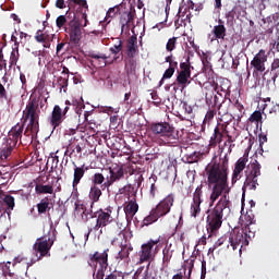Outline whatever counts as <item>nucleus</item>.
<instances>
[{"label": "nucleus", "instance_id": "obj_1", "mask_svg": "<svg viewBox=\"0 0 279 279\" xmlns=\"http://www.w3.org/2000/svg\"><path fill=\"white\" fill-rule=\"evenodd\" d=\"M228 137L229 143L228 153L223 156L225 148L220 147V161H217V155L213 157L211 162L207 163L205 167L206 184L210 194V203L217 202L220 195L228 189V175H229V155L232 154V143L234 142L232 135L225 134Z\"/></svg>", "mask_w": 279, "mask_h": 279}, {"label": "nucleus", "instance_id": "obj_2", "mask_svg": "<svg viewBox=\"0 0 279 279\" xmlns=\"http://www.w3.org/2000/svg\"><path fill=\"white\" fill-rule=\"evenodd\" d=\"M39 107H40V98H37V96L32 98L27 102L26 109L23 111V123L15 124L11 129V131L8 133V137L3 138L2 149H1L2 160L4 158L8 162H10L11 154L14 150V148L16 147L19 140H21L23 137L25 123H27L29 118L40 120V108Z\"/></svg>", "mask_w": 279, "mask_h": 279}, {"label": "nucleus", "instance_id": "obj_3", "mask_svg": "<svg viewBox=\"0 0 279 279\" xmlns=\"http://www.w3.org/2000/svg\"><path fill=\"white\" fill-rule=\"evenodd\" d=\"M229 193H230V187L228 182V187L220 194V198L217 202V204H215L216 202L211 204L210 196H209L210 209L206 211V215H207L206 230H207V233L209 234L208 235L209 238L218 234V231L222 227L226 216L229 215L231 211V208H230L231 202L227 197V194Z\"/></svg>", "mask_w": 279, "mask_h": 279}, {"label": "nucleus", "instance_id": "obj_4", "mask_svg": "<svg viewBox=\"0 0 279 279\" xmlns=\"http://www.w3.org/2000/svg\"><path fill=\"white\" fill-rule=\"evenodd\" d=\"M174 203V195L168 194L160 203H158L154 209L143 219V227L151 226L158 222L159 218L166 217L170 214Z\"/></svg>", "mask_w": 279, "mask_h": 279}, {"label": "nucleus", "instance_id": "obj_5", "mask_svg": "<svg viewBox=\"0 0 279 279\" xmlns=\"http://www.w3.org/2000/svg\"><path fill=\"white\" fill-rule=\"evenodd\" d=\"M150 129L155 136L161 140L163 145H174L180 140V132L167 122L154 123Z\"/></svg>", "mask_w": 279, "mask_h": 279}, {"label": "nucleus", "instance_id": "obj_6", "mask_svg": "<svg viewBox=\"0 0 279 279\" xmlns=\"http://www.w3.org/2000/svg\"><path fill=\"white\" fill-rule=\"evenodd\" d=\"M114 211V208L112 206H108L106 209H100L93 214L92 218L96 219L95 226L92 228H88L86 236V241H88L89 235L92 232H98L102 234L104 230L102 228H106L110 223L114 221V218L112 217Z\"/></svg>", "mask_w": 279, "mask_h": 279}, {"label": "nucleus", "instance_id": "obj_7", "mask_svg": "<svg viewBox=\"0 0 279 279\" xmlns=\"http://www.w3.org/2000/svg\"><path fill=\"white\" fill-rule=\"evenodd\" d=\"M247 243V234L244 233V231H233V233L222 235L219 238L216 243H214V248L213 252L222 245H226L227 248L232 247L233 251H236L240 245L241 248L243 247L244 244Z\"/></svg>", "mask_w": 279, "mask_h": 279}, {"label": "nucleus", "instance_id": "obj_8", "mask_svg": "<svg viewBox=\"0 0 279 279\" xmlns=\"http://www.w3.org/2000/svg\"><path fill=\"white\" fill-rule=\"evenodd\" d=\"M160 243V238L149 239L146 243L141 245L140 251V265L145 262H151L155 259L159 252L158 244Z\"/></svg>", "mask_w": 279, "mask_h": 279}, {"label": "nucleus", "instance_id": "obj_9", "mask_svg": "<svg viewBox=\"0 0 279 279\" xmlns=\"http://www.w3.org/2000/svg\"><path fill=\"white\" fill-rule=\"evenodd\" d=\"M106 183V177L102 174V172H95L92 177V186L89 189L88 197L92 201V207L93 204L98 203L102 191H106V189H102V185Z\"/></svg>", "mask_w": 279, "mask_h": 279}, {"label": "nucleus", "instance_id": "obj_10", "mask_svg": "<svg viewBox=\"0 0 279 279\" xmlns=\"http://www.w3.org/2000/svg\"><path fill=\"white\" fill-rule=\"evenodd\" d=\"M56 241V230L52 231V236L44 235L34 243V251L40 253V257L50 256V250Z\"/></svg>", "mask_w": 279, "mask_h": 279}, {"label": "nucleus", "instance_id": "obj_11", "mask_svg": "<svg viewBox=\"0 0 279 279\" xmlns=\"http://www.w3.org/2000/svg\"><path fill=\"white\" fill-rule=\"evenodd\" d=\"M262 165L255 160L254 162H251V171L248 174H246V179L244 182V187L248 189L251 191H256V187L258 184L257 177L262 175Z\"/></svg>", "mask_w": 279, "mask_h": 279}, {"label": "nucleus", "instance_id": "obj_12", "mask_svg": "<svg viewBox=\"0 0 279 279\" xmlns=\"http://www.w3.org/2000/svg\"><path fill=\"white\" fill-rule=\"evenodd\" d=\"M109 248H106L102 253L94 252V254L89 255L88 265L94 266L95 269H107L108 268V258H109Z\"/></svg>", "mask_w": 279, "mask_h": 279}, {"label": "nucleus", "instance_id": "obj_13", "mask_svg": "<svg viewBox=\"0 0 279 279\" xmlns=\"http://www.w3.org/2000/svg\"><path fill=\"white\" fill-rule=\"evenodd\" d=\"M228 124L226 123H218L214 129V134L210 137L209 146L217 147L223 141L226 134H228Z\"/></svg>", "mask_w": 279, "mask_h": 279}, {"label": "nucleus", "instance_id": "obj_14", "mask_svg": "<svg viewBox=\"0 0 279 279\" xmlns=\"http://www.w3.org/2000/svg\"><path fill=\"white\" fill-rule=\"evenodd\" d=\"M268 61V54L266 50L260 49L257 54L251 60V65L255 72L263 73L266 71L265 63Z\"/></svg>", "mask_w": 279, "mask_h": 279}, {"label": "nucleus", "instance_id": "obj_15", "mask_svg": "<svg viewBox=\"0 0 279 279\" xmlns=\"http://www.w3.org/2000/svg\"><path fill=\"white\" fill-rule=\"evenodd\" d=\"M123 177L124 171L122 168H119L116 171L112 168H109V175L105 177V183L102 184L101 189L109 191L110 186L113 185L114 182L120 181Z\"/></svg>", "mask_w": 279, "mask_h": 279}, {"label": "nucleus", "instance_id": "obj_16", "mask_svg": "<svg viewBox=\"0 0 279 279\" xmlns=\"http://www.w3.org/2000/svg\"><path fill=\"white\" fill-rule=\"evenodd\" d=\"M87 57L92 59L90 63L95 69H105L107 64H110V61H108L109 57L104 54V52L90 51Z\"/></svg>", "mask_w": 279, "mask_h": 279}, {"label": "nucleus", "instance_id": "obj_17", "mask_svg": "<svg viewBox=\"0 0 279 279\" xmlns=\"http://www.w3.org/2000/svg\"><path fill=\"white\" fill-rule=\"evenodd\" d=\"M63 121L64 117L62 114V108L60 106H54L49 117V123L51 129L57 130L58 128H60Z\"/></svg>", "mask_w": 279, "mask_h": 279}, {"label": "nucleus", "instance_id": "obj_18", "mask_svg": "<svg viewBox=\"0 0 279 279\" xmlns=\"http://www.w3.org/2000/svg\"><path fill=\"white\" fill-rule=\"evenodd\" d=\"M248 158L247 157H241L235 161L234 170L232 173L231 183L235 184L239 180H241L242 172L247 166Z\"/></svg>", "mask_w": 279, "mask_h": 279}, {"label": "nucleus", "instance_id": "obj_19", "mask_svg": "<svg viewBox=\"0 0 279 279\" xmlns=\"http://www.w3.org/2000/svg\"><path fill=\"white\" fill-rule=\"evenodd\" d=\"M27 121L28 124L25 129L24 135L26 137H31V140L33 141L35 137H37V134L40 132V119L28 118Z\"/></svg>", "mask_w": 279, "mask_h": 279}, {"label": "nucleus", "instance_id": "obj_20", "mask_svg": "<svg viewBox=\"0 0 279 279\" xmlns=\"http://www.w3.org/2000/svg\"><path fill=\"white\" fill-rule=\"evenodd\" d=\"M136 19V10L131 9L129 13H124L120 16V25L121 29L129 31L132 25H134V21Z\"/></svg>", "mask_w": 279, "mask_h": 279}, {"label": "nucleus", "instance_id": "obj_21", "mask_svg": "<svg viewBox=\"0 0 279 279\" xmlns=\"http://www.w3.org/2000/svg\"><path fill=\"white\" fill-rule=\"evenodd\" d=\"M14 207H15V197L10 194H4L2 192L1 209L3 210V214H7L8 216H10Z\"/></svg>", "mask_w": 279, "mask_h": 279}, {"label": "nucleus", "instance_id": "obj_22", "mask_svg": "<svg viewBox=\"0 0 279 279\" xmlns=\"http://www.w3.org/2000/svg\"><path fill=\"white\" fill-rule=\"evenodd\" d=\"M138 204L136 203V196H133L124 206L125 218L133 219L138 211Z\"/></svg>", "mask_w": 279, "mask_h": 279}, {"label": "nucleus", "instance_id": "obj_23", "mask_svg": "<svg viewBox=\"0 0 279 279\" xmlns=\"http://www.w3.org/2000/svg\"><path fill=\"white\" fill-rule=\"evenodd\" d=\"M134 251V247L131 243H128L126 241L124 243L120 244V251L116 255V259L118 262L125 260L129 258L130 253Z\"/></svg>", "mask_w": 279, "mask_h": 279}, {"label": "nucleus", "instance_id": "obj_24", "mask_svg": "<svg viewBox=\"0 0 279 279\" xmlns=\"http://www.w3.org/2000/svg\"><path fill=\"white\" fill-rule=\"evenodd\" d=\"M72 3L77 4L81 9V19L84 20V24H81L83 27H86L88 24L87 12L89 11L88 2L86 0H72Z\"/></svg>", "mask_w": 279, "mask_h": 279}, {"label": "nucleus", "instance_id": "obj_25", "mask_svg": "<svg viewBox=\"0 0 279 279\" xmlns=\"http://www.w3.org/2000/svg\"><path fill=\"white\" fill-rule=\"evenodd\" d=\"M86 171H88V167H85V165L77 167L76 163H74L72 185H78L83 180Z\"/></svg>", "mask_w": 279, "mask_h": 279}, {"label": "nucleus", "instance_id": "obj_26", "mask_svg": "<svg viewBox=\"0 0 279 279\" xmlns=\"http://www.w3.org/2000/svg\"><path fill=\"white\" fill-rule=\"evenodd\" d=\"M138 46H137V37L136 35H131L126 44V56L128 57H136L138 53Z\"/></svg>", "mask_w": 279, "mask_h": 279}, {"label": "nucleus", "instance_id": "obj_27", "mask_svg": "<svg viewBox=\"0 0 279 279\" xmlns=\"http://www.w3.org/2000/svg\"><path fill=\"white\" fill-rule=\"evenodd\" d=\"M213 34L216 39L226 38L227 29H226L225 21H222V19H218V25L214 26Z\"/></svg>", "mask_w": 279, "mask_h": 279}, {"label": "nucleus", "instance_id": "obj_28", "mask_svg": "<svg viewBox=\"0 0 279 279\" xmlns=\"http://www.w3.org/2000/svg\"><path fill=\"white\" fill-rule=\"evenodd\" d=\"M70 40L73 45H78L82 39V29L80 25H72L69 32Z\"/></svg>", "mask_w": 279, "mask_h": 279}, {"label": "nucleus", "instance_id": "obj_29", "mask_svg": "<svg viewBox=\"0 0 279 279\" xmlns=\"http://www.w3.org/2000/svg\"><path fill=\"white\" fill-rule=\"evenodd\" d=\"M205 101L208 106L217 108L220 116L226 114V111H222V104L219 101L218 95H206Z\"/></svg>", "mask_w": 279, "mask_h": 279}, {"label": "nucleus", "instance_id": "obj_30", "mask_svg": "<svg viewBox=\"0 0 279 279\" xmlns=\"http://www.w3.org/2000/svg\"><path fill=\"white\" fill-rule=\"evenodd\" d=\"M125 60L124 70L128 75L136 74L137 61L134 59L135 57H128Z\"/></svg>", "mask_w": 279, "mask_h": 279}, {"label": "nucleus", "instance_id": "obj_31", "mask_svg": "<svg viewBox=\"0 0 279 279\" xmlns=\"http://www.w3.org/2000/svg\"><path fill=\"white\" fill-rule=\"evenodd\" d=\"M177 83L180 87L186 88L189 84L191 83L189 80L191 78V75L186 73L180 72V70L177 71Z\"/></svg>", "mask_w": 279, "mask_h": 279}, {"label": "nucleus", "instance_id": "obj_32", "mask_svg": "<svg viewBox=\"0 0 279 279\" xmlns=\"http://www.w3.org/2000/svg\"><path fill=\"white\" fill-rule=\"evenodd\" d=\"M123 49V43L122 40H118L113 47L109 48V51L114 54L113 59L111 61H109V64H112L114 62H117L119 60L120 57H118L117 54H119Z\"/></svg>", "mask_w": 279, "mask_h": 279}, {"label": "nucleus", "instance_id": "obj_33", "mask_svg": "<svg viewBox=\"0 0 279 279\" xmlns=\"http://www.w3.org/2000/svg\"><path fill=\"white\" fill-rule=\"evenodd\" d=\"M37 207V210H38V214L39 215H44V214H47V210H50V202H49V198L46 196L44 198L40 199V203H38L36 205Z\"/></svg>", "mask_w": 279, "mask_h": 279}, {"label": "nucleus", "instance_id": "obj_34", "mask_svg": "<svg viewBox=\"0 0 279 279\" xmlns=\"http://www.w3.org/2000/svg\"><path fill=\"white\" fill-rule=\"evenodd\" d=\"M35 193L37 194H53L52 185H44L40 183L35 184Z\"/></svg>", "mask_w": 279, "mask_h": 279}, {"label": "nucleus", "instance_id": "obj_35", "mask_svg": "<svg viewBox=\"0 0 279 279\" xmlns=\"http://www.w3.org/2000/svg\"><path fill=\"white\" fill-rule=\"evenodd\" d=\"M201 206H202V203L192 199L190 211H191V216L193 218H196L197 216H199L202 214Z\"/></svg>", "mask_w": 279, "mask_h": 279}, {"label": "nucleus", "instance_id": "obj_36", "mask_svg": "<svg viewBox=\"0 0 279 279\" xmlns=\"http://www.w3.org/2000/svg\"><path fill=\"white\" fill-rule=\"evenodd\" d=\"M191 69H193V66H192L191 63H190V57H187L185 61H182V62L180 63V70H179V72H180V73L187 74V75L191 76V74H192Z\"/></svg>", "mask_w": 279, "mask_h": 279}, {"label": "nucleus", "instance_id": "obj_37", "mask_svg": "<svg viewBox=\"0 0 279 279\" xmlns=\"http://www.w3.org/2000/svg\"><path fill=\"white\" fill-rule=\"evenodd\" d=\"M233 108H234L233 116L236 117L238 120H241V118L245 113L244 106H242V104L239 100H236Z\"/></svg>", "mask_w": 279, "mask_h": 279}, {"label": "nucleus", "instance_id": "obj_38", "mask_svg": "<svg viewBox=\"0 0 279 279\" xmlns=\"http://www.w3.org/2000/svg\"><path fill=\"white\" fill-rule=\"evenodd\" d=\"M203 195H204V184H199V185L195 189V191H194V193H193V201H194V202H197V203H199V204H202V203L204 202V201L202 199Z\"/></svg>", "mask_w": 279, "mask_h": 279}, {"label": "nucleus", "instance_id": "obj_39", "mask_svg": "<svg viewBox=\"0 0 279 279\" xmlns=\"http://www.w3.org/2000/svg\"><path fill=\"white\" fill-rule=\"evenodd\" d=\"M279 58L274 59L271 64V74H272V83L275 84L277 82L278 75H279Z\"/></svg>", "mask_w": 279, "mask_h": 279}, {"label": "nucleus", "instance_id": "obj_40", "mask_svg": "<svg viewBox=\"0 0 279 279\" xmlns=\"http://www.w3.org/2000/svg\"><path fill=\"white\" fill-rule=\"evenodd\" d=\"M248 121L251 123H263V113H262V111H259V110L254 111L251 114Z\"/></svg>", "mask_w": 279, "mask_h": 279}, {"label": "nucleus", "instance_id": "obj_41", "mask_svg": "<svg viewBox=\"0 0 279 279\" xmlns=\"http://www.w3.org/2000/svg\"><path fill=\"white\" fill-rule=\"evenodd\" d=\"M121 9L120 5H116L113 8H109L107 15L105 17V21L110 23V21H108V19H114L116 14L120 13Z\"/></svg>", "mask_w": 279, "mask_h": 279}, {"label": "nucleus", "instance_id": "obj_42", "mask_svg": "<svg viewBox=\"0 0 279 279\" xmlns=\"http://www.w3.org/2000/svg\"><path fill=\"white\" fill-rule=\"evenodd\" d=\"M57 83H58V86L60 87V89L63 88L64 92H66L65 88H68V86H69V75H66V76H59L57 78Z\"/></svg>", "mask_w": 279, "mask_h": 279}, {"label": "nucleus", "instance_id": "obj_43", "mask_svg": "<svg viewBox=\"0 0 279 279\" xmlns=\"http://www.w3.org/2000/svg\"><path fill=\"white\" fill-rule=\"evenodd\" d=\"M181 107H182V110L184 111V114H187L190 118H194V110H193V107L189 106V102L187 101H182L181 102Z\"/></svg>", "mask_w": 279, "mask_h": 279}, {"label": "nucleus", "instance_id": "obj_44", "mask_svg": "<svg viewBox=\"0 0 279 279\" xmlns=\"http://www.w3.org/2000/svg\"><path fill=\"white\" fill-rule=\"evenodd\" d=\"M235 15H236L235 9H231L228 13H226L225 17L227 19V25H230V26L233 25Z\"/></svg>", "mask_w": 279, "mask_h": 279}, {"label": "nucleus", "instance_id": "obj_45", "mask_svg": "<svg viewBox=\"0 0 279 279\" xmlns=\"http://www.w3.org/2000/svg\"><path fill=\"white\" fill-rule=\"evenodd\" d=\"M177 44H178V38L177 37L168 39V43H167V46H166L167 51L168 52H173L174 49L177 48Z\"/></svg>", "mask_w": 279, "mask_h": 279}, {"label": "nucleus", "instance_id": "obj_46", "mask_svg": "<svg viewBox=\"0 0 279 279\" xmlns=\"http://www.w3.org/2000/svg\"><path fill=\"white\" fill-rule=\"evenodd\" d=\"M217 114V109H209L204 119V123H210L214 120L215 116Z\"/></svg>", "mask_w": 279, "mask_h": 279}, {"label": "nucleus", "instance_id": "obj_47", "mask_svg": "<svg viewBox=\"0 0 279 279\" xmlns=\"http://www.w3.org/2000/svg\"><path fill=\"white\" fill-rule=\"evenodd\" d=\"M173 257V253L170 252V248L165 247L162 251V262L169 263Z\"/></svg>", "mask_w": 279, "mask_h": 279}, {"label": "nucleus", "instance_id": "obj_48", "mask_svg": "<svg viewBox=\"0 0 279 279\" xmlns=\"http://www.w3.org/2000/svg\"><path fill=\"white\" fill-rule=\"evenodd\" d=\"M75 211L77 215H81L82 219L84 220V215H85V206L84 204L76 202L75 203Z\"/></svg>", "mask_w": 279, "mask_h": 279}, {"label": "nucleus", "instance_id": "obj_49", "mask_svg": "<svg viewBox=\"0 0 279 279\" xmlns=\"http://www.w3.org/2000/svg\"><path fill=\"white\" fill-rule=\"evenodd\" d=\"M47 35L43 34L41 31H38L35 35V40L39 44H46L47 43Z\"/></svg>", "mask_w": 279, "mask_h": 279}, {"label": "nucleus", "instance_id": "obj_50", "mask_svg": "<svg viewBox=\"0 0 279 279\" xmlns=\"http://www.w3.org/2000/svg\"><path fill=\"white\" fill-rule=\"evenodd\" d=\"M151 99H153V104L158 107L161 105V98H159L158 96V92L157 90H153L150 93Z\"/></svg>", "mask_w": 279, "mask_h": 279}, {"label": "nucleus", "instance_id": "obj_51", "mask_svg": "<svg viewBox=\"0 0 279 279\" xmlns=\"http://www.w3.org/2000/svg\"><path fill=\"white\" fill-rule=\"evenodd\" d=\"M66 16L65 15H60L57 17V27L59 29H61L62 27H64L66 25Z\"/></svg>", "mask_w": 279, "mask_h": 279}, {"label": "nucleus", "instance_id": "obj_52", "mask_svg": "<svg viewBox=\"0 0 279 279\" xmlns=\"http://www.w3.org/2000/svg\"><path fill=\"white\" fill-rule=\"evenodd\" d=\"M202 154L194 151L192 155H190V157L187 158L189 163H195L198 162V160L201 159Z\"/></svg>", "mask_w": 279, "mask_h": 279}, {"label": "nucleus", "instance_id": "obj_53", "mask_svg": "<svg viewBox=\"0 0 279 279\" xmlns=\"http://www.w3.org/2000/svg\"><path fill=\"white\" fill-rule=\"evenodd\" d=\"M107 269L98 268L96 272H94V279H105Z\"/></svg>", "mask_w": 279, "mask_h": 279}, {"label": "nucleus", "instance_id": "obj_54", "mask_svg": "<svg viewBox=\"0 0 279 279\" xmlns=\"http://www.w3.org/2000/svg\"><path fill=\"white\" fill-rule=\"evenodd\" d=\"M173 69L168 68L165 73L162 74V80H170L173 77Z\"/></svg>", "mask_w": 279, "mask_h": 279}, {"label": "nucleus", "instance_id": "obj_55", "mask_svg": "<svg viewBox=\"0 0 279 279\" xmlns=\"http://www.w3.org/2000/svg\"><path fill=\"white\" fill-rule=\"evenodd\" d=\"M2 168H4L3 170L4 174H2L4 177H2V180H7L8 178L11 177L10 171L12 168L10 166H5L4 163H2Z\"/></svg>", "mask_w": 279, "mask_h": 279}, {"label": "nucleus", "instance_id": "obj_56", "mask_svg": "<svg viewBox=\"0 0 279 279\" xmlns=\"http://www.w3.org/2000/svg\"><path fill=\"white\" fill-rule=\"evenodd\" d=\"M71 148H72V151L70 153V157L74 154V151L76 150L77 154H82V145L80 144H74V145H71Z\"/></svg>", "mask_w": 279, "mask_h": 279}, {"label": "nucleus", "instance_id": "obj_57", "mask_svg": "<svg viewBox=\"0 0 279 279\" xmlns=\"http://www.w3.org/2000/svg\"><path fill=\"white\" fill-rule=\"evenodd\" d=\"M72 198L77 199L80 197L78 185H72Z\"/></svg>", "mask_w": 279, "mask_h": 279}, {"label": "nucleus", "instance_id": "obj_58", "mask_svg": "<svg viewBox=\"0 0 279 279\" xmlns=\"http://www.w3.org/2000/svg\"><path fill=\"white\" fill-rule=\"evenodd\" d=\"M10 265H11V263L10 262H8L5 265H4V267L2 268V271H3V275L4 276H12V272H11V270H10Z\"/></svg>", "mask_w": 279, "mask_h": 279}, {"label": "nucleus", "instance_id": "obj_59", "mask_svg": "<svg viewBox=\"0 0 279 279\" xmlns=\"http://www.w3.org/2000/svg\"><path fill=\"white\" fill-rule=\"evenodd\" d=\"M89 116H90V111H85L84 112V118H85L86 124H88V125L95 124L94 120L89 119Z\"/></svg>", "mask_w": 279, "mask_h": 279}, {"label": "nucleus", "instance_id": "obj_60", "mask_svg": "<svg viewBox=\"0 0 279 279\" xmlns=\"http://www.w3.org/2000/svg\"><path fill=\"white\" fill-rule=\"evenodd\" d=\"M56 8L59 9V10L65 9L66 8L65 1L64 0H57Z\"/></svg>", "mask_w": 279, "mask_h": 279}, {"label": "nucleus", "instance_id": "obj_61", "mask_svg": "<svg viewBox=\"0 0 279 279\" xmlns=\"http://www.w3.org/2000/svg\"><path fill=\"white\" fill-rule=\"evenodd\" d=\"M178 65H179L178 61H175V60L172 59V60L170 61V63H169V69H172V72L174 73L175 70L178 69Z\"/></svg>", "mask_w": 279, "mask_h": 279}, {"label": "nucleus", "instance_id": "obj_62", "mask_svg": "<svg viewBox=\"0 0 279 279\" xmlns=\"http://www.w3.org/2000/svg\"><path fill=\"white\" fill-rule=\"evenodd\" d=\"M220 90L225 93V95H227V89L226 87L219 86L218 84L215 85V92H217V94H220Z\"/></svg>", "mask_w": 279, "mask_h": 279}, {"label": "nucleus", "instance_id": "obj_63", "mask_svg": "<svg viewBox=\"0 0 279 279\" xmlns=\"http://www.w3.org/2000/svg\"><path fill=\"white\" fill-rule=\"evenodd\" d=\"M118 278H119V272L113 271V272H110L109 275H107V277L105 279H118Z\"/></svg>", "mask_w": 279, "mask_h": 279}, {"label": "nucleus", "instance_id": "obj_64", "mask_svg": "<svg viewBox=\"0 0 279 279\" xmlns=\"http://www.w3.org/2000/svg\"><path fill=\"white\" fill-rule=\"evenodd\" d=\"M172 279H184V277H183L182 272H179V274L173 275Z\"/></svg>", "mask_w": 279, "mask_h": 279}]
</instances>
